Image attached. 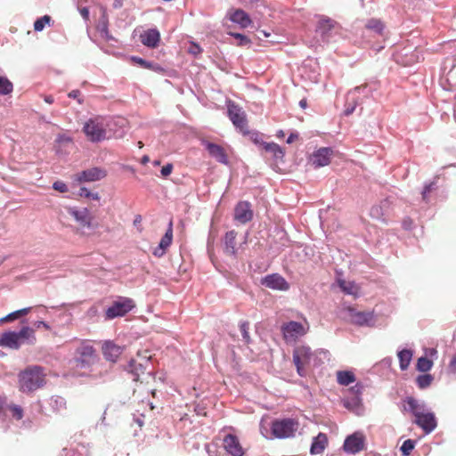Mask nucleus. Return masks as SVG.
<instances>
[{
    "mask_svg": "<svg viewBox=\"0 0 456 456\" xmlns=\"http://www.w3.org/2000/svg\"><path fill=\"white\" fill-rule=\"evenodd\" d=\"M11 411L12 412V416L13 418H15L16 419H21L22 417H23V411H22V408L19 405H12L11 407Z\"/></svg>",
    "mask_w": 456,
    "mask_h": 456,
    "instance_id": "5fc2aeb1",
    "label": "nucleus"
},
{
    "mask_svg": "<svg viewBox=\"0 0 456 456\" xmlns=\"http://www.w3.org/2000/svg\"><path fill=\"white\" fill-rule=\"evenodd\" d=\"M48 404L53 411V412L59 413L62 411L66 410L67 403L65 398L60 395H53L48 400Z\"/></svg>",
    "mask_w": 456,
    "mask_h": 456,
    "instance_id": "2f4dec72",
    "label": "nucleus"
},
{
    "mask_svg": "<svg viewBox=\"0 0 456 456\" xmlns=\"http://www.w3.org/2000/svg\"><path fill=\"white\" fill-rule=\"evenodd\" d=\"M337 282L341 290L347 295H355L358 290L357 285L354 281H346L343 279H337Z\"/></svg>",
    "mask_w": 456,
    "mask_h": 456,
    "instance_id": "e433bc0d",
    "label": "nucleus"
},
{
    "mask_svg": "<svg viewBox=\"0 0 456 456\" xmlns=\"http://www.w3.org/2000/svg\"><path fill=\"white\" fill-rule=\"evenodd\" d=\"M51 21V17L48 15H45L41 18H38L34 23L35 31H42L46 24H49Z\"/></svg>",
    "mask_w": 456,
    "mask_h": 456,
    "instance_id": "49530a36",
    "label": "nucleus"
},
{
    "mask_svg": "<svg viewBox=\"0 0 456 456\" xmlns=\"http://www.w3.org/2000/svg\"><path fill=\"white\" fill-rule=\"evenodd\" d=\"M102 354L107 361L116 362L124 351V346H118L112 341H105L102 345Z\"/></svg>",
    "mask_w": 456,
    "mask_h": 456,
    "instance_id": "a211bd4d",
    "label": "nucleus"
},
{
    "mask_svg": "<svg viewBox=\"0 0 456 456\" xmlns=\"http://www.w3.org/2000/svg\"><path fill=\"white\" fill-rule=\"evenodd\" d=\"M18 316L16 315L15 314V311L7 314L6 316L3 317L0 319V322H12L15 319H17Z\"/></svg>",
    "mask_w": 456,
    "mask_h": 456,
    "instance_id": "bf43d9fd",
    "label": "nucleus"
},
{
    "mask_svg": "<svg viewBox=\"0 0 456 456\" xmlns=\"http://www.w3.org/2000/svg\"><path fill=\"white\" fill-rule=\"evenodd\" d=\"M107 175V172L101 167H92L82 171L77 175V180L81 183L86 182H96L104 178Z\"/></svg>",
    "mask_w": 456,
    "mask_h": 456,
    "instance_id": "6ab92c4d",
    "label": "nucleus"
},
{
    "mask_svg": "<svg viewBox=\"0 0 456 456\" xmlns=\"http://www.w3.org/2000/svg\"><path fill=\"white\" fill-rule=\"evenodd\" d=\"M437 179L438 177H435L432 181L428 182V183H426L424 184V187L421 191V198H422V200L425 202V203H428L429 200H430V194L436 191L437 188H438V185H437Z\"/></svg>",
    "mask_w": 456,
    "mask_h": 456,
    "instance_id": "c9c22d12",
    "label": "nucleus"
},
{
    "mask_svg": "<svg viewBox=\"0 0 456 456\" xmlns=\"http://www.w3.org/2000/svg\"><path fill=\"white\" fill-rule=\"evenodd\" d=\"M412 221L411 219H405L403 222V226L405 230H411V229Z\"/></svg>",
    "mask_w": 456,
    "mask_h": 456,
    "instance_id": "69168bd1",
    "label": "nucleus"
},
{
    "mask_svg": "<svg viewBox=\"0 0 456 456\" xmlns=\"http://www.w3.org/2000/svg\"><path fill=\"white\" fill-rule=\"evenodd\" d=\"M134 307V304L131 298L119 297L105 310V319L113 320L118 317L125 316Z\"/></svg>",
    "mask_w": 456,
    "mask_h": 456,
    "instance_id": "423d86ee",
    "label": "nucleus"
},
{
    "mask_svg": "<svg viewBox=\"0 0 456 456\" xmlns=\"http://www.w3.org/2000/svg\"><path fill=\"white\" fill-rule=\"evenodd\" d=\"M45 369L38 365H32L21 370L19 374L20 390L23 393H32L45 384Z\"/></svg>",
    "mask_w": 456,
    "mask_h": 456,
    "instance_id": "f257e3e1",
    "label": "nucleus"
},
{
    "mask_svg": "<svg viewBox=\"0 0 456 456\" xmlns=\"http://www.w3.org/2000/svg\"><path fill=\"white\" fill-rule=\"evenodd\" d=\"M13 85L12 83L6 77L0 76V94L6 95L12 92Z\"/></svg>",
    "mask_w": 456,
    "mask_h": 456,
    "instance_id": "37998d69",
    "label": "nucleus"
},
{
    "mask_svg": "<svg viewBox=\"0 0 456 456\" xmlns=\"http://www.w3.org/2000/svg\"><path fill=\"white\" fill-rule=\"evenodd\" d=\"M173 240V223L169 222L167 229L161 238L159 246L154 248L153 255L161 257L165 255L166 249L171 245Z\"/></svg>",
    "mask_w": 456,
    "mask_h": 456,
    "instance_id": "5701e85b",
    "label": "nucleus"
},
{
    "mask_svg": "<svg viewBox=\"0 0 456 456\" xmlns=\"http://www.w3.org/2000/svg\"><path fill=\"white\" fill-rule=\"evenodd\" d=\"M328 445V436L326 434L320 432L312 440L310 453L316 455L322 453Z\"/></svg>",
    "mask_w": 456,
    "mask_h": 456,
    "instance_id": "a878e982",
    "label": "nucleus"
},
{
    "mask_svg": "<svg viewBox=\"0 0 456 456\" xmlns=\"http://www.w3.org/2000/svg\"><path fill=\"white\" fill-rule=\"evenodd\" d=\"M172 170H173V165L171 163H168V164L165 165L164 167H162V168L160 170L161 175L166 177L172 173Z\"/></svg>",
    "mask_w": 456,
    "mask_h": 456,
    "instance_id": "13d9d810",
    "label": "nucleus"
},
{
    "mask_svg": "<svg viewBox=\"0 0 456 456\" xmlns=\"http://www.w3.org/2000/svg\"><path fill=\"white\" fill-rule=\"evenodd\" d=\"M30 310H31V307H25V308L15 311V314L19 318L20 316H24V315L28 314L30 312Z\"/></svg>",
    "mask_w": 456,
    "mask_h": 456,
    "instance_id": "680f3d73",
    "label": "nucleus"
},
{
    "mask_svg": "<svg viewBox=\"0 0 456 456\" xmlns=\"http://www.w3.org/2000/svg\"><path fill=\"white\" fill-rule=\"evenodd\" d=\"M404 402L407 404L404 405V411L411 412L415 419H418L427 412V405L423 401H419L411 396H408L405 398Z\"/></svg>",
    "mask_w": 456,
    "mask_h": 456,
    "instance_id": "4be33fe9",
    "label": "nucleus"
},
{
    "mask_svg": "<svg viewBox=\"0 0 456 456\" xmlns=\"http://www.w3.org/2000/svg\"><path fill=\"white\" fill-rule=\"evenodd\" d=\"M354 322L358 325L370 326L373 323L375 318L371 312H358L354 314Z\"/></svg>",
    "mask_w": 456,
    "mask_h": 456,
    "instance_id": "f704fd0d",
    "label": "nucleus"
},
{
    "mask_svg": "<svg viewBox=\"0 0 456 456\" xmlns=\"http://www.w3.org/2000/svg\"><path fill=\"white\" fill-rule=\"evenodd\" d=\"M298 137V134L297 133H291L289 137L287 138V143H292L294 142L295 139H297Z\"/></svg>",
    "mask_w": 456,
    "mask_h": 456,
    "instance_id": "338daca9",
    "label": "nucleus"
},
{
    "mask_svg": "<svg viewBox=\"0 0 456 456\" xmlns=\"http://www.w3.org/2000/svg\"><path fill=\"white\" fill-rule=\"evenodd\" d=\"M202 145L208 151L210 157H212L221 164L228 165L229 160L227 154L221 145L216 144L215 142H211L209 141H203Z\"/></svg>",
    "mask_w": 456,
    "mask_h": 456,
    "instance_id": "f3484780",
    "label": "nucleus"
},
{
    "mask_svg": "<svg viewBox=\"0 0 456 456\" xmlns=\"http://www.w3.org/2000/svg\"><path fill=\"white\" fill-rule=\"evenodd\" d=\"M306 331L307 330L305 326L301 322L296 321L285 322L281 326V333L287 342L296 341L297 338L305 335Z\"/></svg>",
    "mask_w": 456,
    "mask_h": 456,
    "instance_id": "9d476101",
    "label": "nucleus"
},
{
    "mask_svg": "<svg viewBox=\"0 0 456 456\" xmlns=\"http://www.w3.org/2000/svg\"><path fill=\"white\" fill-rule=\"evenodd\" d=\"M159 40L160 34L157 28H150L141 35V42L150 48L156 47Z\"/></svg>",
    "mask_w": 456,
    "mask_h": 456,
    "instance_id": "bb28decb",
    "label": "nucleus"
},
{
    "mask_svg": "<svg viewBox=\"0 0 456 456\" xmlns=\"http://www.w3.org/2000/svg\"><path fill=\"white\" fill-rule=\"evenodd\" d=\"M227 113L232 124L239 128L240 132H245V128H247V119L242 109L236 103L229 102Z\"/></svg>",
    "mask_w": 456,
    "mask_h": 456,
    "instance_id": "9b49d317",
    "label": "nucleus"
},
{
    "mask_svg": "<svg viewBox=\"0 0 456 456\" xmlns=\"http://www.w3.org/2000/svg\"><path fill=\"white\" fill-rule=\"evenodd\" d=\"M78 11H79L81 16L83 17V19L85 20H89V9H88V7L79 8Z\"/></svg>",
    "mask_w": 456,
    "mask_h": 456,
    "instance_id": "052dcab7",
    "label": "nucleus"
},
{
    "mask_svg": "<svg viewBox=\"0 0 456 456\" xmlns=\"http://www.w3.org/2000/svg\"><path fill=\"white\" fill-rule=\"evenodd\" d=\"M35 326H36L37 328H41V327H43V328H45V330H50V325H49L47 322H44V321H37V322H35Z\"/></svg>",
    "mask_w": 456,
    "mask_h": 456,
    "instance_id": "0e129e2a",
    "label": "nucleus"
},
{
    "mask_svg": "<svg viewBox=\"0 0 456 456\" xmlns=\"http://www.w3.org/2000/svg\"><path fill=\"white\" fill-rule=\"evenodd\" d=\"M390 204L391 202L389 199H385L380 202L379 205L373 206L370 211V216L378 220L384 219V216L387 215Z\"/></svg>",
    "mask_w": 456,
    "mask_h": 456,
    "instance_id": "c756f323",
    "label": "nucleus"
},
{
    "mask_svg": "<svg viewBox=\"0 0 456 456\" xmlns=\"http://www.w3.org/2000/svg\"><path fill=\"white\" fill-rule=\"evenodd\" d=\"M80 91L79 90H72L69 93L68 96L72 99H76L79 104L84 102V100L80 98Z\"/></svg>",
    "mask_w": 456,
    "mask_h": 456,
    "instance_id": "4d7b16f0",
    "label": "nucleus"
},
{
    "mask_svg": "<svg viewBox=\"0 0 456 456\" xmlns=\"http://www.w3.org/2000/svg\"><path fill=\"white\" fill-rule=\"evenodd\" d=\"M362 86H367L368 88L365 90H360L359 92H356V97H358V94H362L363 97L365 98L371 97L373 92L377 90L376 86L368 84L362 85Z\"/></svg>",
    "mask_w": 456,
    "mask_h": 456,
    "instance_id": "864d4df0",
    "label": "nucleus"
},
{
    "mask_svg": "<svg viewBox=\"0 0 456 456\" xmlns=\"http://www.w3.org/2000/svg\"><path fill=\"white\" fill-rule=\"evenodd\" d=\"M36 340L35 330L23 326L19 331L4 332L0 337V346L18 350L23 345H34Z\"/></svg>",
    "mask_w": 456,
    "mask_h": 456,
    "instance_id": "f03ea898",
    "label": "nucleus"
},
{
    "mask_svg": "<svg viewBox=\"0 0 456 456\" xmlns=\"http://www.w3.org/2000/svg\"><path fill=\"white\" fill-rule=\"evenodd\" d=\"M253 210L248 201H240L234 208V220L241 224L250 222L253 218Z\"/></svg>",
    "mask_w": 456,
    "mask_h": 456,
    "instance_id": "4468645a",
    "label": "nucleus"
},
{
    "mask_svg": "<svg viewBox=\"0 0 456 456\" xmlns=\"http://www.w3.org/2000/svg\"><path fill=\"white\" fill-rule=\"evenodd\" d=\"M133 62L139 64L142 68L148 69H153V70H160L161 68L153 62L148 61L141 57L133 56L131 58Z\"/></svg>",
    "mask_w": 456,
    "mask_h": 456,
    "instance_id": "a19ab883",
    "label": "nucleus"
},
{
    "mask_svg": "<svg viewBox=\"0 0 456 456\" xmlns=\"http://www.w3.org/2000/svg\"><path fill=\"white\" fill-rule=\"evenodd\" d=\"M69 214L71 215V216L74 217V219L77 223H79L80 225H82L84 227H87V228L92 227V224H91L92 217H91L88 208H73L69 209Z\"/></svg>",
    "mask_w": 456,
    "mask_h": 456,
    "instance_id": "393cba45",
    "label": "nucleus"
},
{
    "mask_svg": "<svg viewBox=\"0 0 456 456\" xmlns=\"http://www.w3.org/2000/svg\"><path fill=\"white\" fill-rule=\"evenodd\" d=\"M337 382L341 386H348L354 383L356 379L354 373L352 370H338Z\"/></svg>",
    "mask_w": 456,
    "mask_h": 456,
    "instance_id": "473e14b6",
    "label": "nucleus"
},
{
    "mask_svg": "<svg viewBox=\"0 0 456 456\" xmlns=\"http://www.w3.org/2000/svg\"><path fill=\"white\" fill-rule=\"evenodd\" d=\"M433 379L434 378L431 374H421L417 377L416 384L419 388L425 389L431 385Z\"/></svg>",
    "mask_w": 456,
    "mask_h": 456,
    "instance_id": "79ce46f5",
    "label": "nucleus"
},
{
    "mask_svg": "<svg viewBox=\"0 0 456 456\" xmlns=\"http://www.w3.org/2000/svg\"><path fill=\"white\" fill-rule=\"evenodd\" d=\"M147 366L132 359L126 367V370L131 375L134 381H139L141 376L145 373Z\"/></svg>",
    "mask_w": 456,
    "mask_h": 456,
    "instance_id": "cd10ccee",
    "label": "nucleus"
},
{
    "mask_svg": "<svg viewBox=\"0 0 456 456\" xmlns=\"http://www.w3.org/2000/svg\"><path fill=\"white\" fill-rule=\"evenodd\" d=\"M230 35L232 36L234 38L239 40L238 45H240V46L248 45H249L251 43L250 39L248 37H246L245 35H243V34H240V33H230Z\"/></svg>",
    "mask_w": 456,
    "mask_h": 456,
    "instance_id": "3c124183",
    "label": "nucleus"
},
{
    "mask_svg": "<svg viewBox=\"0 0 456 456\" xmlns=\"http://www.w3.org/2000/svg\"><path fill=\"white\" fill-rule=\"evenodd\" d=\"M97 355L93 346L84 344L77 349L75 366L77 369L88 370L96 361Z\"/></svg>",
    "mask_w": 456,
    "mask_h": 456,
    "instance_id": "0eeeda50",
    "label": "nucleus"
},
{
    "mask_svg": "<svg viewBox=\"0 0 456 456\" xmlns=\"http://www.w3.org/2000/svg\"><path fill=\"white\" fill-rule=\"evenodd\" d=\"M367 88V86H355L354 89L347 93L344 110L345 116H350L353 114L356 107L362 103V100L359 97H356V92H359L360 90H365Z\"/></svg>",
    "mask_w": 456,
    "mask_h": 456,
    "instance_id": "dca6fc26",
    "label": "nucleus"
},
{
    "mask_svg": "<svg viewBox=\"0 0 456 456\" xmlns=\"http://www.w3.org/2000/svg\"><path fill=\"white\" fill-rule=\"evenodd\" d=\"M240 330L241 332L242 339L246 344H249L251 341L249 336V323L246 321H242L240 322Z\"/></svg>",
    "mask_w": 456,
    "mask_h": 456,
    "instance_id": "a18cd8bd",
    "label": "nucleus"
},
{
    "mask_svg": "<svg viewBox=\"0 0 456 456\" xmlns=\"http://www.w3.org/2000/svg\"><path fill=\"white\" fill-rule=\"evenodd\" d=\"M413 355V351L410 349H403L397 353L399 359V366L402 370L408 369Z\"/></svg>",
    "mask_w": 456,
    "mask_h": 456,
    "instance_id": "72a5a7b5",
    "label": "nucleus"
},
{
    "mask_svg": "<svg viewBox=\"0 0 456 456\" xmlns=\"http://www.w3.org/2000/svg\"><path fill=\"white\" fill-rule=\"evenodd\" d=\"M260 283L268 289L287 291L289 289V283L279 273L267 274L261 278Z\"/></svg>",
    "mask_w": 456,
    "mask_h": 456,
    "instance_id": "f8f14e48",
    "label": "nucleus"
},
{
    "mask_svg": "<svg viewBox=\"0 0 456 456\" xmlns=\"http://www.w3.org/2000/svg\"><path fill=\"white\" fill-rule=\"evenodd\" d=\"M366 28L374 31L378 35H382L383 30L385 28V25L380 20L378 19H370L366 25Z\"/></svg>",
    "mask_w": 456,
    "mask_h": 456,
    "instance_id": "ea45409f",
    "label": "nucleus"
},
{
    "mask_svg": "<svg viewBox=\"0 0 456 456\" xmlns=\"http://www.w3.org/2000/svg\"><path fill=\"white\" fill-rule=\"evenodd\" d=\"M414 447H415V441H413L411 439H407L403 443L400 450L403 456H408L411 453V452L414 449Z\"/></svg>",
    "mask_w": 456,
    "mask_h": 456,
    "instance_id": "de8ad7c7",
    "label": "nucleus"
},
{
    "mask_svg": "<svg viewBox=\"0 0 456 456\" xmlns=\"http://www.w3.org/2000/svg\"><path fill=\"white\" fill-rule=\"evenodd\" d=\"M200 52H201L200 47L196 44H192L191 47L189 50V53L193 55H196V54L200 53Z\"/></svg>",
    "mask_w": 456,
    "mask_h": 456,
    "instance_id": "e2e57ef3",
    "label": "nucleus"
},
{
    "mask_svg": "<svg viewBox=\"0 0 456 456\" xmlns=\"http://www.w3.org/2000/svg\"><path fill=\"white\" fill-rule=\"evenodd\" d=\"M363 386L361 383H356L354 386L348 389V396H361L362 394Z\"/></svg>",
    "mask_w": 456,
    "mask_h": 456,
    "instance_id": "603ef678",
    "label": "nucleus"
},
{
    "mask_svg": "<svg viewBox=\"0 0 456 456\" xmlns=\"http://www.w3.org/2000/svg\"><path fill=\"white\" fill-rule=\"evenodd\" d=\"M224 447L232 456H243L244 451L235 435L228 434L224 438Z\"/></svg>",
    "mask_w": 456,
    "mask_h": 456,
    "instance_id": "aec40b11",
    "label": "nucleus"
},
{
    "mask_svg": "<svg viewBox=\"0 0 456 456\" xmlns=\"http://www.w3.org/2000/svg\"><path fill=\"white\" fill-rule=\"evenodd\" d=\"M97 29L101 37L104 38L106 41L115 40V38L110 34L107 17L102 16L101 18L99 24L97 26Z\"/></svg>",
    "mask_w": 456,
    "mask_h": 456,
    "instance_id": "4c0bfd02",
    "label": "nucleus"
},
{
    "mask_svg": "<svg viewBox=\"0 0 456 456\" xmlns=\"http://www.w3.org/2000/svg\"><path fill=\"white\" fill-rule=\"evenodd\" d=\"M333 150L330 147H322L314 151L310 162L315 167H322L330 164Z\"/></svg>",
    "mask_w": 456,
    "mask_h": 456,
    "instance_id": "ddd939ff",
    "label": "nucleus"
},
{
    "mask_svg": "<svg viewBox=\"0 0 456 456\" xmlns=\"http://www.w3.org/2000/svg\"><path fill=\"white\" fill-rule=\"evenodd\" d=\"M105 125L107 140L112 138L119 139L126 134V120L123 118L118 117L105 119Z\"/></svg>",
    "mask_w": 456,
    "mask_h": 456,
    "instance_id": "1a4fd4ad",
    "label": "nucleus"
},
{
    "mask_svg": "<svg viewBox=\"0 0 456 456\" xmlns=\"http://www.w3.org/2000/svg\"><path fill=\"white\" fill-rule=\"evenodd\" d=\"M319 20L316 25L315 32L321 37L323 43L329 44L337 41L341 35V26L336 20L319 15Z\"/></svg>",
    "mask_w": 456,
    "mask_h": 456,
    "instance_id": "7ed1b4c3",
    "label": "nucleus"
},
{
    "mask_svg": "<svg viewBox=\"0 0 456 456\" xmlns=\"http://www.w3.org/2000/svg\"><path fill=\"white\" fill-rule=\"evenodd\" d=\"M313 356V352L308 346H298L293 351V362L296 366L297 372L300 377H305L307 365Z\"/></svg>",
    "mask_w": 456,
    "mask_h": 456,
    "instance_id": "6e6552de",
    "label": "nucleus"
},
{
    "mask_svg": "<svg viewBox=\"0 0 456 456\" xmlns=\"http://www.w3.org/2000/svg\"><path fill=\"white\" fill-rule=\"evenodd\" d=\"M230 20L233 23L239 24L241 28H247L251 23L248 14L241 9H237L231 12Z\"/></svg>",
    "mask_w": 456,
    "mask_h": 456,
    "instance_id": "c85d7f7f",
    "label": "nucleus"
},
{
    "mask_svg": "<svg viewBox=\"0 0 456 456\" xmlns=\"http://www.w3.org/2000/svg\"><path fill=\"white\" fill-rule=\"evenodd\" d=\"M243 134H248L250 140L256 144H262L264 146L265 142L262 139V134L257 131L249 132L245 128V132Z\"/></svg>",
    "mask_w": 456,
    "mask_h": 456,
    "instance_id": "09e8293b",
    "label": "nucleus"
},
{
    "mask_svg": "<svg viewBox=\"0 0 456 456\" xmlns=\"http://www.w3.org/2000/svg\"><path fill=\"white\" fill-rule=\"evenodd\" d=\"M236 236L237 232L234 230L229 231L224 235V252L231 256H235L236 254Z\"/></svg>",
    "mask_w": 456,
    "mask_h": 456,
    "instance_id": "7c9ffc66",
    "label": "nucleus"
},
{
    "mask_svg": "<svg viewBox=\"0 0 456 456\" xmlns=\"http://www.w3.org/2000/svg\"><path fill=\"white\" fill-rule=\"evenodd\" d=\"M105 119L101 117L89 118L83 126L82 131L86 138L94 143L107 140Z\"/></svg>",
    "mask_w": 456,
    "mask_h": 456,
    "instance_id": "20e7f679",
    "label": "nucleus"
},
{
    "mask_svg": "<svg viewBox=\"0 0 456 456\" xmlns=\"http://www.w3.org/2000/svg\"><path fill=\"white\" fill-rule=\"evenodd\" d=\"M79 195L81 197H85V198H88V199H92L94 200H100V196H99V193L98 192H91L86 187H81L79 189Z\"/></svg>",
    "mask_w": 456,
    "mask_h": 456,
    "instance_id": "8fccbe9b",
    "label": "nucleus"
},
{
    "mask_svg": "<svg viewBox=\"0 0 456 456\" xmlns=\"http://www.w3.org/2000/svg\"><path fill=\"white\" fill-rule=\"evenodd\" d=\"M414 423L421 428L426 434H430L437 426L435 414L431 411H427L418 419H415Z\"/></svg>",
    "mask_w": 456,
    "mask_h": 456,
    "instance_id": "412c9836",
    "label": "nucleus"
},
{
    "mask_svg": "<svg viewBox=\"0 0 456 456\" xmlns=\"http://www.w3.org/2000/svg\"><path fill=\"white\" fill-rule=\"evenodd\" d=\"M264 149L265 151L273 153L276 159H280L284 157V151L282 148L275 142H265Z\"/></svg>",
    "mask_w": 456,
    "mask_h": 456,
    "instance_id": "58836bf2",
    "label": "nucleus"
},
{
    "mask_svg": "<svg viewBox=\"0 0 456 456\" xmlns=\"http://www.w3.org/2000/svg\"><path fill=\"white\" fill-rule=\"evenodd\" d=\"M433 366L432 361L425 356H421L417 361L416 368L420 372L428 371Z\"/></svg>",
    "mask_w": 456,
    "mask_h": 456,
    "instance_id": "c03bdc74",
    "label": "nucleus"
},
{
    "mask_svg": "<svg viewBox=\"0 0 456 456\" xmlns=\"http://www.w3.org/2000/svg\"><path fill=\"white\" fill-rule=\"evenodd\" d=\"M343 406L356 415H362L364 406L361 396H346L342 399Z\"/></svg>",
    "mask_w": 456,
    "mask_h": 456,
    "instance_id": "b1692460",
    "label": "nucleus"
},
{
    "mask_svg": "<svg viewBox=\"0 0 456 456\" xmlns=\"http://www.w3.org/2000/svg\"><path fill=\"white\" fill-rule=\"evenodd\" d=\"M122 5H123V1L122 0H114L113 7L115 9L120 8V7H122Z\"/></svg>",
    "mask_w": 456,
    "mask_h": 456,
    "instance_id": "774afa93",
    "label": "nucleus"
},
{
    "mask_svg": "<svg viewBox=\"0 0 456 456\" xmlns=\"http://www.w3.org/2000/svg\"><path fill=\"white\" fill-rule=\"evenodd\" d=\"M298 426V422L291 418L275 419L271 426L272 434L279 439L290 438L295 436Z\"/></svg>",
    "mask_w": 456,
    "mask_h": 456,
    "instance_id": "39448f33",
    "label": "nucleus"
},
{
    "mask_svg": "<svg viewBox=\"0 0 456 456\" xmlns=\"http://www.w3.org/2000/svg\"><path fill=\"white\" fill-rule=\"evenodd\" d=\"M364 447V437L359 433H354L348 436L343 444V449L349 454H356Z\"/></svg>",
    "mask_w": 456,
    "mask_h": 456,
    "instance_id": "2eb2a0df",
    "label": "nucleus"
},
{
    "mask_svg": "<svg viewBox=\"0 0 456 456\" xmlns=\"http://www.w3.org/2000/svg\"><path fill=\"white\" fill-rule=\"evenodd\" d=\"M53 188L55 191H58L60 192H67L68 191V186L67 184L62 181H56L53 183Z\"/></svg>",
    "mask_w": 456,
    "mask_h": 456,
    "instance_id": "6e6d98bb",
    "label": "nucleus"
}]
</instances>
